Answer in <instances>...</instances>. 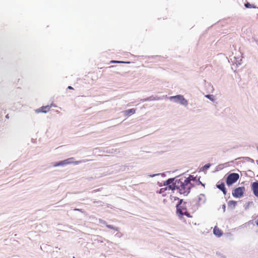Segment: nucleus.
Listing matches in <instances>:
<instances>
[{
    "instance_id": "22",
    "label": "nucleus",
    "mask_w": 258,
    "mask_h": 258,
    "mask_svg": "<svg viewBox=\"0 0 258 258\" xmlns=\"http://www.w3.org/2000/svg\"><path fill=\"white\" fill-rule=\"evenodd\" d=\"M75 210L79 211H80V209H75Z\"/></svg>"
},
{
    "instance_id": "4",
    "label": "nucleus",
    "mask_w": 258,
    "mask_h": 258,
    "mask_svg": "<svg viewBox=\"0 0 258 258\" xmlns=\"http://www.w3.org/2000/svg\"><path fill=\"white\" fill-rule=\"evenodd\" d=\"M81 163V161H74V158H70L68 159H67L66 160H64L63 161H61L59 162L55 163L53 166L57 167L59 166H64L65 165L70 164L71 163H74L75 164H78L79 163Z\"/></svg>"
},
{
    "instance_id": "16",
    "label": "nucleus",
    "mask_w": 258,
    "mask_h": 258,
    "mask_svg": "<svg viewBox=\"0 0 258 258\" xmlns=\"http://www.w3.org/2000/svg\"><path fill=\"white\" fill-rule=\"evenodd\" d=\"M167 189V187H164V188H161L159 191V193L160 194H162L164 192H165L166 190Z\"/></svg>"
},
{
    "instance_id": "3",
    "label": "nucleus",
    "mask_w": 258,
    "mask_h": 258,
    "mask_svg": "<svg viewBox=\"0 0 258 258\" xmlns=\"http://www.w3.org/2000/svg\"><path fill=\"white\" fill-rule=\"evenodd\" d=\"M239 178V175L238 173H231L227 176L226 178V183L228 186H230L236 182Z\"/></svg>"
},
{
    "instance_id": "15",
    "label": "nucleus",
    "mask_w": 258,
    "mask_h": 258,
    "mask_svg": "<svg viewBox=\"0 0 258 258\" xmlns=\"http://www.w3.org/2000/svg\"><path fill=\"white\" fill-rule=\"evenodd\" d=\"M244 6L246 8H256V7L254 5L250 4L249 3H245L244 4Z\"/></svg>"
},
{
    "instance_id": "2",
    "label": "nucleus",
    "mask_w": 258,
    "mask_h": 258,
    "mask_svg": "<svg viewBox=\"0 0 258 258\" xmlns=\"http://www.w3.org/2000/svg\"><path fill=\"white\" fill-rule=\"evenodd\" d=\"M182 200H180L179 204L176 206L177 214L180 217H181L184 215L188 217H191L190 214L187 211V203L186 202H184L183 204H182Z\"/></svg>"
},
{
    "instance_id": "25",
    "label": "nucleus",
    "mask_w": 258,
    "mask_h": 258,
    "mask_svg": "<svg viewBox=\"0 0 258 258\" xmlns=\"http://www.w3.org/2000/svg\"><path fill=\"white\" fill-rule=\"evenodd\" d=\"M74 258H75V257H74Z\"/></svg>"
},
{
    "instance_id": "21",
    "label": "nucleus",
    "mask_w": 258,
    "mask_h": 258,
    "mask_svg": "<svg viewBox=\"0 0 258 258\" xmlns=\"http://www.w3.org/2000/svg\"><path fill=\"white\" fill-rule=\"evenodd\" d=\"M6 118H9V115H8V114H7V115H6Z\"/></svg>"
},
{
    "instance_id": "9",
    "label": "nucleus",
    "mask_w": 258,
    "mask_h": 258,
    "mask_svg": "<svg viewBox=\"0 0 258 258\" xmlns=\"http://www.w3.org/2000/svg\"><path fill=\"white\" fill-rule=\"evenodd\" d=\"M136 109L135 108L130 109L123 111V114L125 116H129L136 113Z\"/></svg>"
},
{
    "instance_id": "8",
    "label": "nucleus",
    "mask_w": 258,
    "mask_h": 258,
    "mask_svg": "<svg viewBox=\"0 0 258 258\" xmlns=\"http://www.w3.org/2000/svg\"><path fill=\"white\" fill-rule=\"evenodd\" d=\"M251 187L254 195L258 198V181L252 182Z\"/></svg>"
},
{
    "instance_id": "5",
    "label": "nucleus",
    "mask_w": 258,
    "mask_h": 258,
    "mask_svg": "<svg viewBox=\"0 0 258 258\" xmlns=\"http://www.w3.org/2000/svg\"><path fill=\"white\" fill-rule=\"evenodd\" d=\"M244 191L245 187L244 186L238 187L233 190L232 194L235 198H240L243 196Z\"/></svg>"
},
{
    "instance_id": "18",
    "label": "nucleus",
    "mask_w": 258,
    "mask_h": 258,
    "mask_svg": "<svg viewBox=\"0 0 258 258\" xmlns=\"http://www.w3.org/2000/svg\"><path fill=\"white\" fill-rule=\"evenodd\" d=\"M210 166V164H206L204 166V168L205 169H208Z\"/></svg>"
},
{
    "instance_id": "17",
    "label": "nucleus",
    "mask_w": 258,
    "mask_h": 258,
    "mask_svg": "<svg viewBox=\"0 0 258 258\" xmlns=\"http://www.w3.org/2000/svg\"><path fill=\"white\" fill-rule=\"evenodd\" d=\"M111 63H130V62H124L121 61H116V60H111L110 61Z\"/></svg>"
},
{
    "instance_id": "24",
    "label": "nucleus",
    "mask_w": 258,
    "mask_h": 258,
    "mask_svg": "<svg viewBox=\"0 0 258 258\" xmlns=\"http://www.w3.org/2000/svg\"><path fill=\"white\" fill-rule=\"evenodd\" d=\"M257 163H258V160L257 161Z\"/></svg>"
},
{
    "instance_id": "13",
    "label": "nucleus",
    "mask_w": 258,
    "mask_h": 258,
    "mask_svg": "<svg viewBox=\"0 0 258 258\" xmlns=\"http://www.w3.org/2000/svg\"><path fill=\"white\" fill-rule=\"evenodd\" d=\"M166 187H167V189H171L172 190H175L176 189V182L167 185Z\"/></svg>"
},
{
    "instance_id": "6",
    "label": "nucleus",
    "mask_w": 258,
    "mask_h": 258,
    "mask_svg": "<svg viewBox=\"0 0 258 258\" xmlns=\"http://www.w3.org/2000/svg\"><path fill=\"white\" fill-rule=\"evenodd\" d=\"M173 99H176L175 102H178L183 105L186 106L188 104L187 101L182 95H178L170 97V100Z\"/></svg>"
},
{
    "instance_id": "19",
    "label": "nucleus",
    "mask_w": 258,
    "mask_h": 258,
    "mask_svg": "<svg viewBox=\"0 0 258 258\" xmlns=\"http://www.w3.org/2000/svg\"><path fill=\"white\" fill-rule=\"evenodd\" d=\"M206 97H207L208 98L210 99L211 100H213V99L212 98V95H208L206 96Z\"/></svg>"
},
{
    "instance_id": "7",
    "label": "nucleus",
    "mask_w": 258,
    "mask_h": 258,
    "mask_svg": "<svg viewBox=\"0 0 258 258\" xmlns=\"http://www.w3.org/2000/svg\"><path fill=\"white\" fill-rule=\"evenodd\" d=\"M52 105H46L44 106H42L41 107L38 108L35 110V112L37 113H47L50 111V108H51Z\"/></svg>"
},
{
    "instance_id": "20",
    "label": "nucleus",
    "mask_w": 258,
    "mask_h": 258,
    "mask_svg": "<svg viewBox=\"0 0 258 258\" xmlns=\"http://www.w3.org/2000/svg\"><path fill=\"white\" fill-rule=\"evenodd\" d=\"M68 89H73V88L72 86H69Z\"/></svg>"
},
{
    "instance_id": "23",
    "label": "nucleus",
    "mask_w": 258,
    "mask_h": 258,
    "mask_svg": "<svg viewBox=\"0 0 258 258\" xmlns=\"http://www.w3.org/2000/svg\"><path fill=\"white\" fill-rule=\"evenodd\" d=\"M256 225L258 226V219H257V220L256 221Z\"/></svg>"
},
{
    "instance_id": "1",
    "label": "nucleus",
    "mask_w": 258,
    "mask_h": 258,
    "mask_svg": "<svg viewBox=\"0 0 258 258\" xmlns=\"http://www.w3.org/2000/svg\"><path fill=\"white\" fill-rule=\"evenodd\" d=\"M190 177L191 176L176 180V189L180 194L187 196L190 192L191 188L193 187L192 184L190 182Z\"/></svg>"
},
{
    "instance_id": "10",
    "label": "nucleus",
    "mask_w": 258,
    "mask_h": 258,
    "mask_svg": "<svg viewBox=\"0 0 258 258\" xmlns=\"http://www.w3.org/2000/svg\"><path fill=\"white\" fill-rule=\"evenodd\" d=\"M214 234L218 237H220L222 235L223 232L220 228L217 226H215L213 230Z\"/></svg>"
},
{
    "instance_id": "14",
    "label": "nucleus",
    "mask_w": 258,
    "mask_h": 258,
    "mask_svg": "<svg viewBox=\"0 0 258 258\" xmlns=\"http://www.w3.org/2000/svg\"><path fill=\"white\" fill-rule=\"evenodd\" d=\"M173 180H174L173 178H169L164 182V185H168L172 183Z\"/></svg>"
},
{
    "instance_id": "11",
    "label": "nucleus",
    "mask_w": 258,
    "mask_h": 258,
    "mask_svg": "<svg viewBox=\"0 0 258 258\" xmlns=\"http://www.w3.org/2000/svg\"><path fill=\"white\" fill-rule=\"evenodd\" d=\"M217 187L219 189H220L221 190H222L223 191L224 195H225L226 194V190L225 187V184L224 183H221V184H217Z\"/></svg>"
},
{
    "instance_id": "12",
    "label": "nucleus",
    "mask_w": 258,
    "mask_h": 258,
    "mask_svg": "<svg viewBox=\"0 0 258 258\" xmlns=\"http://www.w3.org/2000/svg\"><path fill=\"white\" fill-rule=\"evenodd\" d=\"M237 204V202L234 201H229L228 203V206L231 208H234Z\"/></svg>"
}]
</instances>
